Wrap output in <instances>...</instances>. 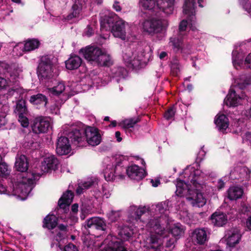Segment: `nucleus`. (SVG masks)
Masks as SVG:
<instances>
[{
	"instance_id": "f257e3e1",
	"label": "nucleus",
	"mask_w": 251,
	"mask_h": 251,
	"mask_svg": "<svg viewBox=\"0 0 251 251\" xmlns=\"http://www.w3.org/2000/svg\"><path fill=\"white\" fill-rule=\"evenodd\" d=\"M184 177L188 178L187 184L181 180H177L176 183V194L181 196L185 191L190 192L192 189L200 190L203 188V180L210 175L209 170L203 171L189 166L184 171Z\"/></svg>"
},
{
	"instance_id": "f03ea898",
	"label": "nucleus",
	"mask_w": 251,
	"mask_h": 251,
	"mask_svg": "<svg viewBox=\"0 0 251 251\" xmlns=\"http://www.w3.org/2000/svg\"><path fill=\"white\" fill-rule=\"evenodd\" d=\"M58 164V161L53 155L46 157L41 163L40 171H34L32 174H28L29 176H32L31 178H25V176H23V178L27 180L28 182V184H23L22 182H25V181L24 180L22 182L20 181L21 183H20L15 189L16 194H20L23 199H26L32 189V185L37 177H39L44 174L48 173L50 170H55Z\"/></svg>"
},
{
	"instance_id": "7ed1b4c3",
	"label": "nucleus",
	"mask_w": 251,
	"mask_h": 251,
	"mask_svg": "<svg viewBox=\"0 0 251 251\" xmlns=\"http://www.w3.org/2000/svg\"><path fill=\"white\" fill-rule=\"evenodd\" d=\"M151 47L144 43L138 47V51L136 50L128 48L123 53V58L126 66L132 69L139 67L146 59L151 55Z\"/></svg>"
},
{
	"instance_id": "20e7f679",
	"label": "nucleus",
	"mask_w": 251,
	"mask_h": 251,
	"mask_svg": "<svg viewBox=\"0 0 251 251\" xmlns=\"http://www.w3.org/2000/svg\"><path fill=\"white\" fill-rule=\"evenodd\" d=\"M169 201H165L158 203L154 208L155 215L151 217L147 224V227L151 233L164 235L166 232L162 220L166 219L169 213Z\"/></svg>"
},
{
	"instance_id": "39448f33",
	"label": "nucleus",
	"mask_w": 251,
	"mask_h": 251,
	"mask_svg": "<svg viewBox=\"0 0 251 251\" xmlns=\"http://www.w3.org/2000/svg\"><path fill=\"white\" fill-rule=\"evenodd\" d=\"M79 53L91 64L100 66H109L111 64L109 54L102 51L96 46H88L80 49Z\"/></svg>"
},
{
	"instance_id": "423d86ee",
	"label": "nucleus",
	"mask_w": 251,
	"mask_h": 251,
	"mask_svg": "<svg viewBox=\"0 0 251 251\" xmlns=\"http://www.w3.org/2000/svg\"><path fill=\"white\" fill-rule=\"evenodd\" d=\"M169 25L167 19L162 18L158 15L151 16L145 19L141 23L143 31L150 35H154L166 30Z\"/></svg>"
},
{
	"instance_id": "0eeeda50",
	"label": "nucleus",
	"mask_w": 251,
	"mask_h": 251,
	"mask_svg": "<svg viewBox=\"0 0 251 251\" xmlns=\"http://www.w3.org/2000/svg\"><path fill=\"white\" fill-rule=\"evenodd\" d=\"M175 0H140V6L147 10L156 13L162 11L166 14L172 13Z\"/></svg>"
},
{
	"instance_id": "6e6552de",
	"label": "nucleus",
	"mask_w": 251,
	"mask_h": 251,
	"mask_svg": "<svg viewBox=\"0 0 251 251\" xmlns=\"http://www.w3.org/2000/svg\"><path fill=\"white\" fill-rule=\"evenodd\" d=\"M15 167L16 169L20 172H23V174H19L18 176V181L14 185L13 190V195L15 196H17L18 197L20 198L22 200H25V199H23L21 196H20V194H16V192H15V189L16 188V187L19 185V184L20 183V181L22 182V180H25V182H22L23 184H28V182L27 181V180H25V179L23 178V176H25V178L26 177L28 178V177H32V176L28 175L29 174H32L33 172L32 173H25V172L27 171L28 169V162L27 161V158L26 156L22 154H17L16 158V162H15Z\"/></svg>"
},
{
	"instance_id": "1a4fd4ad",
	"label": "nucleus",
	"mask_w": 251,
	"mask_h": 251,
	"mask_svg": "<svg viewBox=\"0 0 251 251\" xmlns=\"http://www.w3.org/2000/svg\"><path fill=\"white\" fill-rule=\"evenodd\" d=\"M55 68L53 65L50 57L44 56L41 58L39 64L37 73L39 77L42 79H49L58 75L55 71Z\"/></svg>"
},
{
	"instance_id": "9d476101",
	"label": "nucleus",
	"mask_w": 251,
	"mask_h": 251,
	"mask_svg": "<svg viewBox=\"0 0 251 251\" xmlns=\"http://www.w3.org/2000/svg\"><path fill=\"white\" fill-rule=\"evenodd\" d=\"M130 31L129 24L122 19H119L115 22L112 26L111 32L115 37L125 40L127 38V34H129Z\"/></svg>"
},
{
	"instance_id": "9b49d317",
	"label": "nucleus",
	"mask_w": 251,
	"mask_h": 251,
	"mask_svg": "<svg viewBox=\"0 0 251 251\" xmlns=\"http://www.w3.org/2000/svg\"><path fill=\"white\" fill-rule=\"evenodd\" d=\"M249 99L250 98L244 93H242L240 96H238L236 94L235 90L231 88L225 99L224 103L228 106H236L238 104L245 103V101H251Z\"/></svg>"
},
{
	"instance_id": "f8f14e48",
	"label": "nucleus",
	"mask_w": 251,
	"mask_h": 251,
	"mask_svg": "<svg viewBox=\"0 0 251 251\" xmlns=\"http://www.w3.org/2000/svg\"><path fill=\"white\" fill-rule=\"evenodd\" d=\"M251 176V170L246 167L238 166L231 170L229 173V178L232 180H238L243 181L250 178Z\"/></svg>"
},
{
	"instance_id": "ddd939ff",
	"label": "nucleus",
	"mask_w": 251,
	"mask_h": 251,
	"mask_svg": "<svg viewBox=\"0 0 251 251\" xmlns=\"http://www.w3.org/2000/svg\"><path fill=\"white\" fill-rule=\"evenodd\" d=\"M85 142L89 145L96 146L101 141V136L98 129L94 127L88 126L85 128Z\"/></svg>"
},
{
	"instance_id": "4468645a",
	"label": "nucleus",
	"mask_w": 251,
	"mask_h": 251,
	"mask_svg": "<svg viewBox=\"0 0 251 251\" xmlns=\"http://www.w3.org/2000/svg\"><path fill=\"white\" fill-rule=\"evenodd\" d=\"M39 41L36 39H30L23 44L19 43L15 46L13 49V52L17 56H20L23 55L24 51H30L38 48Z\"/></svg>"
},
{
	"instance_id": "2eb2a0df",
	"label": "nucleus",
	"mask_w": 251,
	"mask_h": 251,
	"mask_svg": "<svg viewBox=\"0 0 251 251\" xmlns=\"http://www.w3.org/2000/svg\"><path fill=\"white\" fill-rule=\"evenodd\" d=\"M183 36H179V34L174 35L170 38L169 45L176 53H188L189 49L185 47L182 40Z\"/></svg>"
},
{
	"instance_id": "dca6fc26",
	"label": "nucleus",
	"mask_w": 251,
	"mask_h": 251,
	"mask_svg": "<svg viewBox=\"0 0 251 251\" xmlns=\"http://www.w3.org/2000/svg\"><path fill=\"white\" fill-rule=\"evenodd\" d=\"M51 127L50 120L47 117L36 118L32 126V130L35 133H45Z\"/></svg>"
},
{
	"instance_id": "f3484780",
	"label": "nucleus",
	"mask_w": 251,
	"mask_h": 251,
	"mask_svg": "<svg viewBox=\"0 0 251 251\" xmlns=\"http://www.w3.org/2000/svg\"><path fill=\"white\" fill-rule=\"evenodd\" d=\"M85 129L75 128L68 134L72 142L78 147H83L85 143Z\"/></svg>"
},
{
	"instance_id": "a211bd4d",
	"label": "nucleus",
	"mask_w": 251,
	"mask_h": 251,
	"mask_svg": "<svg viewBox=\"0 0 251 251\" xmlns=\"http://www.w3.org/2000/svg\"><path fill=\"white\" fill-rule=\"evenodd\" d=\"M241 236L240 230L237 228H232L227 230L225 235L227 246L229 248L235 247L239 243Z\"/></svg>"
},
{
	"instance_id": "6ab92c4d",
	"label": "nucleus",
	"mask_w": 251,
	"mask_h": 251,
	"mask_svg": "<svg viewBox=\"0 0 251 251\" xmlns=\"http://www.w3.org/2000/svg\"><path fill=\"white\" fill-rule=\"evenodd\" d=\"M209 232L204 228H196L192 233V239L195 244L204 245L208 240Z\"/></svg>"
},
{
	"instance_id": "aec40b11",
	"label": "nucleus",
	"mask_w": 251,
	"mask_h": 251,
	"mask_svg": "<svg viewBox=\"0 0 251 251\" xmlns=\"http://www.w3.org/2000/svg\"><path fill=\"white\" fill-rule=\"evenodd\" d=\"M86 228H95L97 230L104 231L106 229V224L105 221L99 217H94L87 219L85 222Z\"/></svg>"
},
{
	"instance_id": "412c9836",
	"label": "nucleus",
	"mask_w": 251,
	"mask_h": 251,
	"mask_svg": "<svg viewBox=\"0 0 251 251\" xmlns=\"http://www.w3.org/2000/svg\"><path fill=\"white\" fill-rule=\"evenodd\" d=\"M126 171L128 177L136 180H140L146 176L145 170L136 165H133L128 167Z\"/></svg>"
},
{
	"instance_id": "4be33fe9",
	"label": "nucleus",
	"mask_w": 251,
	"mask_h": 251,
	"mask_svg": "<svg viewBox=\"0 0 251 251\" xmlns=\"http://www.w3.org/2000/svg\"><path fill=\"white\" fill-rule=\"evenodd\" d=\"M56 151L59 155H63L69 153L71 151V146L68 138L60 137L58 138Z\"/></svg>"
},
{
	"instance_id": "5701e85b",
	"label": "nucleus",
	"mask_w": 251,
	"mask_h": 251,
	"mask_svg": "<svg viewBox=\"0 0 251 251\" xmlns=\"http://www.w3.org/2000/svg\"><path fill=\"white\" fill-rule=\"evenodd\" d=\"M122 168L119 165L114 166L113 164H108L104 171V176L106 180L112 181L117 176L122 178V176L118 175L116 171Z\"/></svg>"
},
{
	"instance_id": "b1692460",
	"label": "nucleus",
	"mask_w": 251,
	"mask_h": 251,
	"mask_svg": "<svg viewBox=\"0 0 251 251\" xmlns=\"http://www.w3.org/2000/svg\"><path fill=\"white\" fill-rule=\"evenodd\" d=\"M204 180H203V188L200 189V191L201 189H203L204 187H205V185L204 184ZM196 191L195 192L196 196L193 198L191 197H188L187 198V200L192 204L193 206H196L198 207H202L206 203V199L204 198L202 194L201 193H198V191H200V190L197 191L195 189H194Z\"/></svg>"
},
{
	"instance_id": "393cba45",
	"label": "nucleus",
	"mask_w": 251,
	"mask_h": 251,
	"mask_svg": "<svg viewBox=\"0 0 251 251\" xmlns=\"http://www.w3.org/2000/svg\"><path fill=\"white\" fill-rule=\"evenodd\" d=\"M106 251H127L123 242L115 237L112 238L106 248Z\"/></svg>"
},
{
	"instance_id": "a878e982",
	"label": "nucleus",
	"mask_w": 251,
	"mask_h": 251,
	"mask_svg": "<svg viewBox=\"0 0 251 251\" xmlns=\"http://www.w3.org/2000/svg\"><path fill=\"white\" fill-rule=\"evenodd\" d=\"M214 122L218 130L221 132H224L229 125L228 120L224 114L217 115L216 116Z\"/></svg>"
},
{
	"instance_id": "bb28decb",
	"label": "nucleus",
	"mask_w": 251,
	"mask_h": 251,
	"mask_svg": "<svg viewBox=\"0 0 251 251\" xmlns=\"http://www.w3.org/2000/svg\"><path fill=\"white\" fill-rule=\"evenodd\" d=\"M211 220L214 226H222L226 224L227 217L224 213L215 212L211 215Z\"/></svg>"
},
{
	"instance_id": "cd10ccee",
	"label": "nucleus",
	"mask_w": 251,
	"mask_h": 251,
	"mask_svg": "<svg viewBox=\"0 0 251 251\" xmlns=\"http://www.w3.org/2000/svg\"><path fill=\"white\" fill-rule=\"evenodd\" d=\"M73 193L69 190L64 193L58 201V205L61 208L65 209L72 202Z\"/></svg>"
},
{
	"instance_id": "c85d7f7f",
	"label": "nucleus",
	"mask_w": 251,
	"mask_h": 251,
	"mask_svg": "<svg viewBox=\"0 0 251 251\" xmlns=\"http://www.w3.org/2000/svg\"><path fill=\"white\" fill-rule=\"evenodd\" d=\"M196 3L195 0H185L183 7V13L188 17L193 19L195 13Z\"/></svg>"
},
{
	"instance_id": "c756f323",
	"label": "nucleus",
	"mask_w": 251,
	"mask_h": 251,
	"mask_svg": "<svg viewBox=\"0 0 251 251\" xmlns=\"http://www.w3.org/2000/svg\"><path fill=\"white\" fill-rule=\"evenodd\" d=\"M81 63V58L77 55H75L71 56L66 61L65 64L67 69L72 70L77 69Z\"/></svg>"
},
{
	"instance_id": "7c9ffc66",
	"label": "nucleus",
	"mask_w": 251,
	"mask_h": 251,
	"mask_svg": "<svg viewBox=\"0 0 251 251\" xmlns=\"http://www.w3.org/2000/svg\"><path fill=\"white\" fill-rule=\"evenodd\" d=\"M148 208L146 207H137L136 206H131L129 209L130 216L133 219L138 221L140 219L142 214L145 213Z\"/></svg>"
},
{
	"instance_id": "2f4dec72",
	"label": "nucleus",
	"mask_w": 251,
	"mask_h": 251,
	"mask_svg": "<svg viewBox=\"0 0 251 251\" xmlns=\"http://www.w3.org/2000/svg\"><path fill=\"white\" fill-rule=\"evenodd\" d=\"M243 190L238 186L230 187L227 191V197L230 200H236L241 198Z\"/></svg>"
},
{
	"instance_id": "473e14b6",
	"label": "nucleus",
	"mask_w": 251,
	"mask_h": 251,
	"mask_svg": "<svg viewBox=\"0 0 251 251\" xmlns=\"http://www.w3.org/2000/svg\"><path fill=\"white\" fill-rule=\"evenodd\" d=\"M232 56L233 65L235 68L238 69L243 64V55L237 49H235L232 51Z\"/></svg>"
},
{
	"instance_id": "72a5a7b5",
	"label": "nucleus",
	"mask_w": 251,
	"mask_h": 251,
	"mask_svg": "<svg viewBox=\"0 0 251 251\" xmlns=\"http://www.w3.org/2000/svg\"><path fill=\"white\" fill-rule=\"evenodd\" d=\"M74 4L72 6L73 11L72 13L67 17L68 20L72 19L73 18H79L81 15L82 6L80 0H74Z\"/></svg>"
},
{
	"instance_id": "f704fd0d",
	"label": "nucleus",
	"mask_w": 251,
	"mask_h": 251,
	"mask_svg": "<svg viewBox=\"0 0 251 251\" xmlns=\"http://www.w3.org/2000/svg\"><path fill=\"white\" fill-rule=\"evenodd\" d=\"M115 19L114 17L109 16H105L100 21V26L102 30L111 31L112 32V26L114 25Z\"/></svg>"
},
{
	"instance_id": "c9c22d12",
	"label": "nucleus",
	"mask_w": 251,
	"mask_h": 251,
	"mask_svg": "<svg viewBox=\"0 0 251 251\" xmlns=\"http://www.w3.org/2000/svg\"><path fill=\"white\" fill-rule=\"evenodd\" d=\"M29 101L34 105H43L46 106L48 102V99L45 95L42 94H37V95L31 96L30 98Z\"/></svg>"
},
{
	"instance_id": "e433bc0d",
	"label": "nucleus",
	"mask_w": 251,
	"mask_h": 251,
	"mask_svg": "<svg viewBox=\"0 0 251 251\" xmlns=\"http://www.w3.org/2000/svg\"><path fill=\"white\" fill-rule=\"evenodd\" d=\"M57 224V218L54 215H48L44 220L43 226L48 229L54 228Z\"/></svg>"
},
{
	"instance_id": "4c0bfd02",
	"label": "nucleus",
	"mask_w": 251,
	"mask_h": 251,
	"mask_svg": "<svg viewBox=\"0 0 251 251\" xmlns=\"http://www.w3.org/2000/svg\"><path fill=\"white\" fill-rule=\"evenodd\" d=\"M238 87L243 89L247 85L251 84V75H243L236 80Z\"/></svg>"
},
{
	"instance_id": "58836bf2",
	"label": "nucleus",
	"mask_w": 251,
	"mask_h": 251,
	"mask_svg": "<svg viewBox=\"0 0 251 251\" xmlns=\"http://www.w3.org/2000/svg\"><path fill=\"white\" fill-rule=\"evenodd\" d=\"M65 90V86L63 82H58L53 87L48 88L49 92L53 95H59Z\"/></svg>"
},
{
	"instance_id": "ea45409f",
	"label": "nucleus",
	"mask_w": 251,
	"mask_h": 251,
	"mask_svg": "<svg viewBox=\"0 0 251 251\" xmlns=\"http://www.w3.org/2000/svg\"><path fill=\"white\" fill-rule=\"evenodd\" d=\"M171 73L174 75L177 76L180 73L181 66L178 60L175 58L171 62Z\"/></svg>"
},
{
	"instance_id": "a19ab883",
	"label": "nucleus",
	"mask_w": 251,
	"mask_h": 251,
	"mask_svg": "<svg viewBox=\"0 0 251 251\" xmlns=\"http://www.w3.org/2000/svg\"><path fill=\"white\" fill-rule=\"evenodd\" d=\"M171 232L174 238L179 239L183 234L182 226L179 225H175L171 228Z\"/></svg>"
},
{
	"instance_id": "79ce46f5",
	"label": "nucleus",
	"mask_w": 251,
	"mask_h": 251,
	"mask_svg": "<svg viewBox=\"0 0 251 251\" xmlns=\"http://www.w3.org/2000/svg\"><path fill=\"white\" fill-rule=\"evenodd\" d=\"M139 121V119L137 117L126 119L123 121V127L124 128L133 127Z\"/></svg>"
},
{
	"instance_id": "37998d69",
	"label": "nucleus",
	"mask_w": 251,
	"mask_h": 251,
	"mask_svg": "<svg viewBox=\"0 0 251 251\" xmlns=\"http://www.w3.org/2000/svg\"><path fill=\"white\" fill-rule=\"evenodd\" d=\"M112 73L114 75L113 77L124 78L126 75V70L123 67H118L112 69Z\"/></svg>"
},
{
	"instance_id": "c03bdc74",
	"label": "nucleus",
	"mask_w": 251,
	"mask_h": 251,
	"mask_svg": "<svg viewBox=\"0 0 251 251\" xmlns=\"http://www.w3.org/2000/svg\"><path fill=\"white\" fill-rule=\"evenodd\" d=\"M90 77L92 80L91 85H96V86H101L106 84L105 82H102L100 76L95 75L94 73L92 72L90 75Z\"/></svg>"
},
{
	"instance_id": "a18cd8bd",
	"label": "nucleus",
	"mask_w": 251,
	"mask_h": 251,
	"mask_svg": "<svg viewBox=\"0 0 251 251\" xmlns=\"http://www.w3.org/2000/svg\"><path fill=\"white\" fill-rule=\"evenodd\" d=\"M188 29L187 21L183 20L179 24V31L178 34L179 36H185L187 34V29Z\"/></svg>"
},
{
	"instance_id": "49530a36",
	"label": "nucleus",
	"mask_w": 251,
	"mask_h": 251,
	"mask_svg": "<svg viewBox=\"0 0 251 251\" xmlns=\"http://www.w3.org/2000/svg\"><path fill=\"white\" fill-rule=\"evenodd\" d=\"M26 108L25 106V103L24 100H20L17 103L15 112L19 115L20 113L24 114L25 112Z\"/></svg>"
},
{
	"instance_id": "de8ad7c7",
	"label": "nucleus",
	"mask_w": 251,
	"mask_h": 251,
	"mask_svg": "<svg viewBox=\"0 0 251 251\" xmlns=\"http://www.w3.org/2000/svg\"><path fill=\"white\" fill-rule=\"evenodd\" d=\"M120 216L121 213L119 211H111L107 214L108 219L111 222L117 221L120 217Z\"/></svg>"
},
{
	"instance_id": "09e8293b",
	"label": "nucleus",
	"mask_w": 251,
	"mask_h": 251,
	"mask_svg": "<svg viewBox=\"0 0 251 251\" xmlns=\"http://www.w3.org/2000/svg\"><path fill=\"white\" fill-rule=\"evenodd\" d=\"M10 173L7 165L1 161L0 162V176H6Z\"/></svg>"
},
{
	"instance_id": "8fccbe9b",
	"label": "nucleus",
	"mask_w": 251,
	"mask_h": 251,
	"mask_svg": "<svg viewBox=\"0 0 251 251\" xmlns=\"http://www.w3.org/2000/svg\"><path fill=\"white\" fill-rule=\"evenodd\" d=\"M244 9L251 16V0H239Z\"/></svg>"
},
{
	"instance_id": "3c124183",
	"label": "nucleus",
	"mask_w": 251,
	"mask_h": 251,
	"mask_svg": "<svg viewBox=\"0 0 251 251\" xmlns=\"http://www.w3.org/2000/svg\"><path fill=\"white\" fill-rule=\"evenodd\" d=\"M18 120L23 127H26L28 126V120L26 117L24 116L23 114L20 113L18 115Z\"/></svg>"
},
{
	"instance_id": "603ef678",
	"label": "nucleus",
	"mask_w": 251,
	"mask_h": 251,
	"mask_svg": "<svg viewBox=\"0 0 251 251\" xmlns=\"http://www.w3.org/2000/svg\"><path fill=\"white\" fill-rule=\"evenodd\" d=\"M177 240V239L174 237L170 238L169 239L167 238L165 244L166 248L168 249L169 250L174 248L175 247V243L176 242Z\"/></svg>"
},
{
	"instance_id": "864d4df0",
	"label": "nucleus",
	"mask_w": 251,
	"mask_h": 251,
	"mask_svg": "<svg viewBox=\"0 0 251 251\" xmlns=\"http://www.w3.org/2000/svg\"><path fill=\"white\" fill-rule=\"evenodd\" d=\"M175 114V110L173 107L169 108L164 114V117L166 119L172 120Z\"/></svg>"
},
{
	"instance_id": "5fc2aeb1",
	"label": "nucleus",
	"mask_w": 251,
	"mask_h": 251,
	"mask_svg": "<svg viewBox=\"0 0 251 251\" xmlns=\"http://www.w3.org/2000/svg\"><path fill=\"white\" fill-rule=\"evenodd\" d=\"M96 181L95 179L89 178L86 181H85L81 184L84 187V188L88 189L89 187H91L92 185H94L96 183Z\"/></svg>"
},
{
	"instance_id": "6e6d98bb",
	"label": "nucleus",
	"mask_w": 251,
	"mask_h": 251,
	"mask_svg": "<svg viewBox=\"0 0 251 251\" xmlns=\"http://www.w3.org/2000/svg\"><path fill=\"white\" fill-rule=\"evenodd\" d=\"M96 181L95 179L89 178L86 181H85L81 184L84 187V188L88 189L89 187H91L92 185H94L96 183Z\"/></svg>"
},
{
	"instance_id": "4d7b16f0",
	"label": "nucleus",
	"mask_w": 251,
	"mask_h": 251,
	"mask_svg": "<svg viewBox=\"0 0 251 251\" xmlns=\"http://www.w3.org/2000/svg\"><path fill=\"white\" fill-rule=\"evenodd\" d=\"M21 91V88L19 87L15 86V87H13L12 88H11L9 90L8 92V96H13V95H16L18 96V94Z\"/></svg>"
},
{
	"instance_id": "13d9d810",
	"label": "nucleus",
	"mask_w": 251,
	"mask_h": 251,
	"mask_svg": "<svg viewBox=\"0 0 251 251\" xmlns=\"http://www.w3.org/2000/svg\"><path fill=\"white\" fill-rule=\"evenodd\" d=\"M93 33L94 30L92 28V27H91L89 25H87V26L85 29L84 35L85 36H87V37H90L93 35Z\"/></svg>"
},
{
	"instance_id": "bf43d9fd",
	"label": "nucleus",
	"mask_w": 251,
	"mask_h": 251,
	"mask_svg": "<svg viewBox=\"0 0 251 251\" xmlns=\"http://www.w3.org/2000/svg\"><path fill=\"white\" fill-rule=\"evenodd\" d=\"M59 105L58 104L54 103L52 104L50 108L51 113L55 114H57L59 111Z\"/></svg>"
},
{
	"instance_id": "052dcab7",
	"label": "nucleus",
	"mask_w": 251,
	"mask_h": 251,
	"mask_svg": "<svg viewBox=\"0 0 251 251\" xmlns=\"http://www.w3.org/2000/svg\"><path fill=\"white\" fill-rule=\"evenodd\" d=\"M7 123L6 115L5 114H0V128L4 126Z\"/></svg>"
},
{
	"instance_id": "680f3d73",
	"label": "nucleus",
	"mask_w": 251,
	"mask_h": 251,
	"mask_svg": "<svg viewBox=\"0 0 251 251\" xmlns=\"http://www.w3.org/2000/svg\"><path fill=\"white\" fill-rule=\"evenodd\" d=\"M64 251H77V250L74 245L69 244L64 247Z\"/></svg>"
},
{
	"instance_id": "e2e57ef3",
	"label": "nucleus",
	"mask_w": 251,
	"mask_h": 251,
	"mask_svg": "<svg viewBox=\"0 0 251 251\" xmlns=\"http://www.w3.org/2000/svg\"><path fill=\"white\" fill-rule=\"evenodd\" d=\"M241 211L244 214L248 213L251 211V207L247 204H243L241 206Z\"/></svg>"
},
{
	"instance_id": "0e129e2a",
	"label": "nucleus",
	"mask_w": 251,
	"mask_h": 251,
	"mask_svg": "<svg viewBox=\"0 0 251 251\" xmlns=\"http://www.w3.org/2000/svg\"><path fill=\"white\" fill-rule=\"evenodd\" d=\"M8 67V65L5 62H0V74L4 73Z\"/></svg>"
},
{
	"instance_id": "69168bd1",
	"label": "nucleus",
	"mask_w": 251,
	"mask_h": 251,
	"mask_svg": "<svg viewBox=\"0 0 251 251\" xmlns=\"http://www.w3.org/2000/svg\"><path fill=\"white\" fill-rule=\"evenodd\" d=\"M244 63L247 67L251 69V53L246 57Z\"/></svg>"
},
{
	"instance_id": "338daca9",
	"label": "nucleus",
	"mask_w": 251,
	"mask_h": 251,
	"mask_svg": "<svg viewBox=\"0 0 251 251\" xmlns=\"http://www.w3.org/2000/svg\"><path fill=\"white\" fill-rule=\"evenodd\" d=\"M89 211L87 209L85 208H81V214L80 215V218L82 220H84L87 214L89 213Z\"/></svg>"
},
{
	"instance_id": "774afa93",
	"label": "nucleus",
	"mask_w": 251,
	"mask_h": 251,
	"mask_svg": "<svg viewBox=\"0 0 251 251\" xmlns=\"http://www.w3.org/2000/svg\"><path fill=\"white\" fill-rule=\"evenodd\" d=\"M205 155V151H204L203 148H201L198 154V159H199L200 161L201 160L203 159Z\"/></svg>"
}]
</instances>
